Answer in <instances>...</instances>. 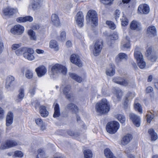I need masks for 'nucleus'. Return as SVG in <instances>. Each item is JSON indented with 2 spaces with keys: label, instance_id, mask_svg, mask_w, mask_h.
I'll use <instances>...</instances> for the list:
<instances>
[{
  "label": "nucleus",
  "instance_id": "nucleus-1",
  "mask_svg": "<svg viewBox=\"0 0 158 158\" xmlns=\"http://www.w3.org/2000/svg\"><path fill=\"white\" fill-rule=\"evenodd\" d=\"M110 106L109 102L105 98L102 99L96 104V111L100 114H107L110 111Z\"/></svg>",
  "mask_w": 158,
  "mask_h": 158
},
{
  "label": "nucleus",
  "instance_id": "nucleus-2",
  "mask_svg": "<svg viewBox=\"0 0 158 158\" xmlns=\"http://www.w3.org/2000/svg\"><path fill=\"white\" fill-rule=\"evenodd\" d=\"M34 53V50L31 48L23 47L19 49L16 52V55L18 56L21 55L23 54V57L29 60H33L35 57L33 54Z\"/></svg>",
  "mask_w": 158,
  "mask_h": 158
},
{
  "label": "nucleus",
  "instance_id": "nucleus-3",
  "mask_svg": "<svg viewBox=\"0 0 158 158\" xmlns=\"http://www.w3.org/2000/svg\"><path fill=\"white\" fill-rule=\"evenodd\" d=\"M67 69L64 66L58 64H56L51 67L50 76L54 77V76L58 73H61L65 75L67 72Z\"/></svg>",
  "mask_w": 158,
  "mask_h": 158
},
{
  "label": "nucleus",
  "instance_id": "nucleus-4",
  "mask_svg": "<svg viewBox=\"0 0 158 158\" xmlns=\"http://www.w3.org/2000/svg\"><path fill=\"white\" fill-rule=\"evenodd\" d=\"M119 127V123L116 121H113L108 123L106 126V130L109 133L114 134L117 132Z\"/></svg>",
  "mask_w": 158,
  "mask_h": 158
},
{
  "label": "nucleus",
  "instance_id": "nucleus-5",
  "mask_svg": "<svg viewBox=\"0 0 158 158\" xmlns=\"http://www.w3.org/2000/svg\"><path fill=\"white\" fill-rule=\"evenodd\" d=\"M86 19L89 23L93 24L94 26L97 25L98 20L96 11L93 10H89L86 16Z\"/></svg>",
  "mask_w": 158,
  "mask_h": 158
},
{
  "label": "nucleus",
  "instance_id": "nucleus-6",
  "mask_svg": "<svg viewBox=\"0 0 158 158\" xmlns=\"http://www.w3.org/2000/svg\"><path fill=\"white\" fill-rule=\"evenodd\" d=\"M134 56L136 60L138 65L141 69H144L146 66L145 62L143 60V56L142 53L139 51H135Z\"/></svg>",
  "mask_w": 158,
  "mask_h": 158
},
{
  "label": "nucleus",
  "instance_id": "nucleus-7",
  "mask_svg": "<svg viewBox=\"0 0 158 158\" xmlns=\"http://www.w3.org/2000/svg\"><path fill=\"white\" fill-rule=\"evenodd\" d=\"M102 41L97 40L95 42L93 46V53L95 56H98L101 52L102 47Z\"/></svg>",
  "mask_w": 158,
  "mask_h": 158
},
{
  "label": "nucleus",
  "instance_id": "nucleus-8",
  "mask_svg": "<svg viewBox=\"0 0 158 158\" xmlns=\"http://www.w3.org/2000/svg\"><path fill=\"white\" fill-rule=\"evenodd\" d=\"M24 30L25 28L23 26L17 24L10 29V32L13 35H20L23 33Z\"/></svg>",
  "mask_w": 158,
  "mask_h": 158
},
{
  "label": "nucleus",
  "instance_id": "nucleus-9",
  "mask_svg": "<svg viewBox=\"0 0 158 158\" xmlns=\"http://www.w3.org/2000/svg\"><path fill=\"white\" fill-rule=\"evenodd\" d=\"M84 16L81 11L78 12L75 17L77 24L80 27H82L84 25Z\"/></svg>",
  "mask_w": 158,
  "mask_h": 158
},
{
  "label": "nucleus",
  "instance_id": "nucleus-10",
  "mask_svg": "<svg viewBox=\"0 0 158 158\" xmlns=\"http://www.w3.org/2000/svg\"><path fill=\"white\" fill-rule=\"evenodd\" d=\"M149 11V7L148 5L146 4H141L138 7V12L139 14H147Z\"/></svg>",
  "mask_w": 158,
  "mask_h": 158
},
{
  "label": "nucleus",
  "instance_id": "nucleus-11",
  "mask_svg": "<svg viewBox=\"0 0 158 158\" xmlns=\"http://www.w3.org/2000/svg\"><path fill=\"white\" fill-rule=\"evenodd\" d=\"M71 62L79 67H81L82 64L80 59L79 56L76 54H73L70 58Z\"/></svg>",
  "mask_w": 158,
  "mask_h": 158
},
{
  "label": "nucleus",
  "instance_id": "nucleus-12",
  "mask_svg": "<svg viewBox=\"0 0 158 158\" xmlns=\"http://www.w3.org/2000/svg\"><path fill=\"white\" fill-rule=\"evenodd\" d=\"M18 145V143L14 140H8L5 143L2 144L0 149L4 150L5 149L13 147Z\"/></svg>",
  "mask_w": 158,
  "mask_h": 158
},
{
  "label": "nucleus",
  "instance_id": "nucleus-13",
  "mask_svg": "<svg viewBox=\"0 0 158 158\" xmlns=\"http://www.w3.org/2000/svg\"><path fill=\"white\" fill-rule=\"evenodd\" d=\"M71 89L70 85H62L60 87V89L63 90L64 94L67 98H70L72 96L70 93Z\"/></svg>",
  "mask_w": 158,
  "mask_h": 158
},
{
  "label": "nucleus",
  "instance_id": "nucleus-14",
  "mask_svg": "<svg viewBox=\"0 0 158 158\" xmlns=\"http://www.w3.org/2000/svg\"><path fill=\"white\" fill-rule=\"evenodd\" d=\"M129 117L130 119L136 127H138L140 126V119L139 116L133 113H131L129 114Z\"/></svg>",
  "mask_w": 158,
  "mask_h": 158
},
{
  "label": "nucleus",
  "instance_id": "nucleus-15",
  "mask_svg": "<svg viewBox=\"0 0 158 158\" xmlns=\"http://www.w3.org/2000/svg\"><path fill=\"white\" fill-rule=\"evenodd\" d=\"M113 93L114 96L113 98V100L116 103L121 99L123 96V93L120 89H115Z\"/></svg>",
  "mask_w": 158,
  "mask_h": 158
},
{
  "label": "nucleus",
  "instance_id": "nucleus-16",
  "mask_svg": "<svg viewBox=\"0 0 158 158\" xmlns=\"http://www.w3.org/2000/svg\"><path fill=\"white\" fill-rule=\"evenodd\" d=\"M47 69L44 66H40L36 68L35 71L38 77H41L44 76L47 72Z\"/></svg>",
  "mask_w": 158,
  "mask_h": 158
},
{
  "label": "nucleus",
  "instance_id": "nucleus-17",
  "mask_svg": "<svg viewBox=\"0 0 158 158\" xmlns=\"http://www.w3.org/2000/svg\"><path fill=\"white\" fill-rule=\"evenodd\" d=\"M17 9H14L8 7L3 10V12L6 15H12L18 12Z\"/></svg>",
  "mask_w": 158,
  "mask_h": 158
},
{
  "label": "nucleus",
  "instance_id": "nucleus-18",
  "mask_svg": "<svg viewBox=\"0 0 158 158\" xmlns=\"http://www.w3.org/2000/svg\"><path fill=\"white\" fill-rule=\"evenodd\" d=\"M114 82L121 85L126 86L128 84V81L126 79H124L120 77H114L113 79Z\"/></svg>",
  "mask_w": 158,
  "mask_h": 158
},
{
  "label": "nucleus",
  "instance_id": "nucleus-19",
  "mask_svg": "<svg viewBox=\"0 0 158 158\" xmlns=\"http://www.w3.org/2000/svg\"><path fill=\"white\" fill-rule=\"evenodd\" d=\"M130 27L132 30L139 31L141 29V26L140 24L137 21L133 20L130 24Z\"/></svg>",
  "mask_w": 158,
  "mask_h": 158
},
{
  "label": "nucleus",
  "instance_id": "nucleus-20",
  "mask_svg": "<svg viewBox=\"0 0 158 158\" xmlns=\"http://www.w3.org/2000/svg\"><path fill=\"white\" fill-rule=\"evenodd\" d=\"M13 114L11 112L8 113L6 117V126L10 125L13 123Z\"/></svg>",
  "mask_w": 158,
  "mask_h": 158
},
{
  "label": "nucleus",
  "instance_id": "nucleus-21",
  "mask_svg": "<svg viewBox=\"0 0 158 158\" xmlns=\"http://www.w3.org/2000/svg\"><path fill=\"white\" fill-rule=\"evenodd\" d=\"M51 21L52 23L56 26H58L60 23L59 18L56 14H52L51 16Z\"/></svg>",
  "mask_w": 158,
  "mask_h": 158
},
{
  "label": "nucleus",
  "instance_id": "nucleus-22",
  "mask_svg": "<svg viewBox=\"0 0 158 158\" xmlns=\"http://www.w3.org/2000/svg\"><path fill=\"white\" fill-rule=\"evenodd\" d=\"M132 135L129 134L126 135L123 138L121 141V144L123 145L127 144L132 139Z\"/></svg>",
  "mask_w": 158,
  "mask_h": 158
},
{
  "label": "nucleus",
  "instance_id": "nucleus-23",
  "mask_svg": "<svg viewBox=\"0 0 158 158\" xmlns=\"http://www.w3.org/2000/svg\"><path fill=\"white\" fill-rule=\"evenodd\" d=\"M49 47L51 48L54 49V51H57L59 50V45L56 41L52 40L49 42Z\"/></svg>",
  "mask_w": 158,
  "mask_h": 158
},
{
  "label": "nucleus",
  "instance_id": "nucleus-24",
  "mask_svg": "<svg viewBox=\"0 0 158 158\" xmlns=\"http://www.w3.org/2000/svg\"><path fill=\"white\" fill-rule=\"evenodd\" d=\"M40 0H33L30 6L33 10L39 9L41 6Z\"/></svg>",
  "mask_w": 158,
  "mask_h": 158
},
{
  "label": "nucleus",
  "instance_id": "nucleus-25",
  "mask_svg": "<svg viewBox=\"0 0 158 158\" xmlns=\"http://www.w3.org/2000/svg\"><path fill=\"white\" fill-rule=\"evenodd\" d=\"M54 112L53 115L54 118H57L60 115V110L59 105L55 102L54 103Z\"/></svg>",
  "mask_w": 158,
  "mask_h": 158
},
{
  "label": "nucleus",
  "instance_id": "nucleus-26",
  "mask_svg": "<svg viewBox=\"0 0 158 158\" xmlns=\"http://www.w3.org/2000/svg\"><path fill=\"white\" fill-rule=\"evenodd\" d=\"M15 80L14 77L12 76H9L6 79V87L9 89L11 86V83Z\"/></svg>",
  "mask_w": 158,
  "mask_h": 158
},
{
  "label": "nucleus",
  "instance_id": "nucleus-27",
  "mask_svg": "<svg viewBox=\"0 0 158 158\" xmlns=\"http://www.w3.org/2000/svg\"><path fill=\"white\" fill-rule=\"evenodd\" d=\"M40 112L41 116L44 117H47L48 115V112L47 110L46 107L43 106H40Z\"/></svg>",
  "mask_w": 158,
  "mask_h": 158
},
{
  "label": "nucleus",
  "instance_id": "nucleus-28",
  "mask_svg": "<svg viewBox=\"0 0 158 158\" xmlns=\"http://www.w3.org/2000/svg\"><path fill=\"white\" fill-rule=\"evenodd\" d=\"M147 33L149 35H152L153 36H154L156 34V30L155 27L154 26H149L148 28Z\"/></svg>",
  "mask_w": 158,
  "mask_h": 158
},
{
  "label": "nucleus",
  "instance_id": "nucleus-29",
  "mask_svg": "<svg viewBox=\"0 0 158 158\" xmlns=\"http://www.w3.org/2000/svg\"><path fill=\"white\" fill-rule=\"evenodd\" d=\"M122 45L124 48H130V45L129 37L126 36L123 39L122 43Z\"/></svg>",
  "mask_w": 158,
  "mask_h": 158
},
{
  "label": "nucleus",
  "instance_id": "nucleus-30",
  "mask_svg": "<svg viewBox=\"0 0 158 158\" xmlns=\"http://www.w3.org/2000/svg\"><path fill=\"white\" fill-rule=\"evenodd\" d=\"M24 89L23 88H20L19 90V94L16 99L17 102L21 101L23 98L24 96Z\"/></svg>",
  "mask_w": 158,
  "mask_h": 158
},
{
  "label": "nucleus",
  "instance_id": "nucleus-31",
  "mask_svg": "<svg viewBox=\"0 0 158 158\" xmlns=\"http://www.w3.org/2000/svg\"><path fill=\"white\" fill-rule=\"evenodd\" d=\"M69 77L72 79L76 81L77 82L80 83L82 81V78L75 73H69Z\"/></svg>",
  "mask_w": 158,
  "mask_h": 158
},
{
  "label": "nucleus",
  "instance_id": "nucleus-32",
  "mask_svg": "<svg viewBox=\"0 0 158 158\" xmlns=\"http://www.w3.org/2000/svg\"><path fill=\"white\" fill-rule=\"evenodd\" d=\"M115 73V66L114 65H111L110 67L107 69L106 71V74L110 76H113Z\"/></svg>",
  "mask_w": 158,
  "mask_h": 158
},
{
  "label": "nucleus",
  "instance_id": "nucleus-33",
  "mask_svg": "<svg viewBox=\"0 0 158 158\" xmlns=\"http://www.w3.org/2000/svg\"><path fill=\"white\" fill-rule=\"evenodd\" d=\"M105 155L106 158H116L109 148H106L104 151Z\"/></svg>",
  "mask_w": 158,
  "mask_h": 158
},
{
  "label": "nucleus",
  "instance_id": "nucleus-34",
  "mask_svg": "<svg viewBox=\"0 0 158 158\" xmlns=\"http://www.w3.org/2000/svg\"><path fill=\"white\" fill-rule=\"evenodd\" d=\"M67 109L71 110L73 112L76 113L78 111L77 107L73 103H70L68 104L67 106Z\"/></svg>",
  "mask_w": 158,
  "mask_h": 158
},
{
  "label": "nucleus",
  "instance_id": "nucleus-35",
  "mask_svg": "<svg viewBox=\"0 0 158 158\" xmlns=\"http://www.w3.org/2000/svg\"><path fill=\"white\" fill-rule=\"evenodd\" d=\"M27 33L31 40H36L37 37L35 35V32L32 30L30 29L28 31Z\"/></svg>",
  "mask_w": 158,
  "mask_h": 158
},
{
  "label": "nucleus",
  "instance_id": "nucleus-36",
  "mask_svg": "<svg viewBox=\"0 0 158 158\" xmlns=\"http://www.w3.org/2000/svg\"><path fill=\"white\" fill-rule=\"evenodd\" d=\"M148 133L151 136L152 140H155L158 138L157 134L154 131L153 129H149L148 131Z\"/></svg>",
  "mask_w": 158,
  "mask_h": 158
},
{
  "label": "nucleus",
  "instance_id": "nucleus-37",
  "mask_svg": "<svg viewBox=\"0 0 158 158\" xmlns=\"http://www.w3.org/2000/svg\"><path fill=\"white\" fill-rule=\"evenodd\" d=\"M35 122L36 124L40 127L42 130L45 129V127L44 125L43 122L42 120L40 118H37L35 119Z\"/></svg>",
  "mask_w": 158,
  "mask_h": 158
},
{
  "label": "nucleus",
  "instance_id": "nucleus-38",
  "mask_svg": "<svg viewBox=\"0 0 158 158\" xmlns=\"http://www.w3.org/2000/svg\"><path fill=\"white\" fill-rule=\"evenodd\" d=\"M25 77L28 79H31L33 77V73L32 70L28 69L25 72Z\"/></svg>",
  "mask_w": 158,
  "mask_h": 158
},
{
  "label": "nucleus",
  "instance_id": "nucleus-39",
  "mask_svg": "<svg viewBox=\"0 0 158 158\" xmlns=\"http://www.w3.org/2000/svg\"><path fill=\"white\" fill-rule=\"evenodd\" d=\"M85 158H92V153L89 150H85L84 152Z\"/></svg>",
  "mask_w": 158,
  "mask_h": 158
},
{
  "label": "nucleus",
  "instance_id": "nucleus-40",
  "mask_svg": "<svg viewBox=\"0 0 158 158\" xmlns=\"http://www.w3.org/2000/svg\"><path fill=\"white\" fill-rule=\"evenodd\" d=\"M38 154L36 158H45V153L43 150L39 149L38 150Z\"/></svg>",
  "mask_w": 158,
  "mask_h": 158
},
{
  "label": "nucleus",
  "instance_id": "nucleus-41",
  "mask_svg": "<svg viewBox=\"0 0 158 158\" xmlns=\"http://www.w3.org/2000/svg\"><path fill=\"white\" fill-rule=\"evenodd\" d=\"M115 117L121 123H124L125 121V118L122 114H117Z\"/></svg>",
  "mask_w": 158,
  "mask_h": 158
},
{
  "label": "nucleus",
  "instance_id": "nucleus-42",
  "mask_svg": "<svg viewBox=\"0 0 158 158\" xmlns=\"http://www.w3.org/2000/svg\"><path fill=\"white\" fill-rule=\"evenodd\" d=\"M121 20L122 26H125L128 25V20L125 16L124 15H123Z\"/></svg>",
  "mask_w": 158,
  "mask_h": 158
},
{
  "label": "nucleus",
  "instance_id": "nucleus-43",
  "mask_svg": "<svg viewBox=\"0 0 158 158\" xmlns=\"http://www.w3.org/2000/svg\"><path fill=\"white\" fill-rule=\"evenodd\" d=\"M134 107L135 109L137 110L139 113H142V109L141 107V106L138 103L135 102L134 104Z\"/></svg>",
  "mask_w": 158,
  "mask_h": 158
},
{
  "label": "nucleus",
  "instance_id": "nucleus-44",
  "mask_svg": "<svg viewBox=\"0 0 158 158\" xmlns=\"http://www.w3.org/2000/svg\"><path fill=\"white\" fill-rule=\"evenodd\" d=\"M20 44H14L12 46V50H15V53L16 54V52L17 51L19 50V49L23 48V47L20 48Z\"/></svg>",
  "mask_w": 158,
  "mask_h": 158
},
{
  "label": "nucleus",
  "instance_id": "nucleus-45",
  "mask_svg": "<svg viewBox=\"0 0 158 158\" xmlns=\"http://www.w3.org/2000/svg\"><path fill=\"white\" fill-rule=\"evenodd\" d=\"M106 24L108 26L109 28L112 30H114L116 28V26L114 23L112 21H107Z\"/></svg>",
  "mask_w": 158,
  "mask_h": 158
},
{
  "label": "nucleus",
  "instance_id": "nucleus-46",
  "mask_svg": "<svg viewBox=\"0 0 158 158\" xmlns=\"http://www.w3.org/2000/svg\"><path fill=\"white\" fill-rule=\"evenodd\" d=\"M110 38L111 40H116L118 38V35L116 32H114L110 36Z\"/></svg>",
  "mask_w": 158,
  "mask_h": 158
},
{
  "label": "nucleus",
  "instance_id": "nucleus-47",
  "mask_svg": "<svg viewBox=\"0 0 158 158\" xmlns=\"http://www.w3.org/2000/svg\"><path fill=\"white\" fill-rule=\"evenodd\" d=\"M148 113L147 114V121L148 123H150L151 120L153 118L154 115L151 112H148Z\"/></svg>",
  "mask_w": 158,
  "mask_h": 158
},
{
  "label": "nucleus",
  "instance_id": "nucleus-48",
  "mask_svg": "<svg viewBox=\"0 0 158 158\" xmlns=\"http://www.w3.org/2000/svg\"><path fill=\"white\" fill-rule=\"evenodd\" d=\"M117 56L119 60L127 59V56L124 53H120Z\"/></svg>",
  "mask_w": 158,
  "mask_h": 158
},
{
  "label": "nucleus",
  "instance_id": "nucleus-49",
  "mask_svg": "<svg viewBox=\"0 0 158 158\" xmlns=\"http://www.w3.org/2000/svg\"><path fill=\"white\" fill-rule=\"evenodd\" d=\"M23 153L21 151H16L15 152L14 156L15 157L21 158L23 157Z\"/></svg>",
  "mask_w": 158,
  "mask_h": 158
},
{
  "label": "nucleus",
  "instance_id": "nucleus-50",
  "mask_svg": "<svg viewBox=\"0 0 158 158\" xmlns=\"http://www.w3.org/2000/svg\"><path fill=\"white\" fill-rule=\"evenodd\" d=\"M60 40L62 41H64L66 39V34L64 31H62L61 32L60 35Z\"/></svg>",
  "mask_w": 158,
  "mask_h": 158
},
{
  "label": "nucleus",
  "instance_id": "nucleus-51",
  "mask_svg": "<svg viewBox=\"0 0 158 158\" xmlns=\"http://www.w3.org/2000/svg\"><path fill=\"white\" fill-rule=\"evenodd\" d=\"M120 11L118 10H116L115 11L114 16L116 19L118 18L120 16Z\"/></svg>",
  "mask_w": 158,
  "mask_h": 158
},
{
  "label": "nucleus",
  "instance_id": "nucleus-52",
  "mask_svg": "<svg viewBox=\"0 0 158 158\" xmlns=\"http://www.w3.org/2000/svg\"><path fill=\"white\" fill-rule=\"evenodd\" d=\"M25 22L27 21L31 22L33 21V18L30 16H28L24 17Z\"/></svg>",
  "mask_w": 158,
  "mask_h": 158
},
{
  "label": "nucleus",
  "instance_id": "nucleus-53",
  "mask_svg": "<svg viewBox=\"0 0 158 158\" xmlns=\"http://www.w3.org/2000/svg\"><path fill=\"white\" fill-rule=\"evenodd\" d=\"M152 48L151 47H148L146 51V53L148 55V56H150V54H151V53L152 52Z\"/></svg>",
  "mask_w": 158,
  "mask_h": 158
},
{
  "label": "nucleus",
  "instance_id": "nucleus-54",
  "mask_svg": "<svg viewBox=\"0 0 158 158\" xmlns=\"http://www.w3.org/2000/svg\"><path fill=\"white\" fill-rule=\"evenodd\" d=\"M149 58L150 59L151 61H155L157 59V57L155 55H152V56H149Z\"/></svg>",
  "mask_w": 158,
  "mask_h": 158
},
{
  "label": "nucleus",
  "instance_id": "nucleus-55",
  "mask_svg": "<svg viewBox=\"0 0 158 158\" xmlns=\"http://www.w3.org/2000/svg\"><path fill=\"white\" fill-rule=\"evenodd\" d=\"M17 21L19 23L25 22L24 17H19L17 19Z\"/></svg>",
  "mask_w": 158,
  "mask_h": 158
},
{
  "label": "nucleus",
  "instance_id": "nucleus-56",
  "mask_svg": "<svg viewBox=\"0 0 158 158\" xmlns=\"http://www.w3.org/2000/svg\"><path fill=\"white\" fill-rule=\"evenodd\" d=\"M4 111L3 109L0 107V118H2L4 117Z\"/></svg>",
  "mask_w": 158,
  "mask_h": 158
},
{
  "label": "nucleus",
  "instance_id": "nucleus-57",
  "mask_svg": "<svg viewBox=\"0 0 158 158\" xmlns=\"http://www.w3.org/2000/svg\"><path fill=\"white\" fill-rule=\"evenodd\" d=\"M31 28L34 30L38 29L40 28V26L37 24H35L31 26Z\"/></svg>",
  "mask_w": 158,
  "mask_h": 158
},
{
  "label": "nucleus",
  "instance_id": "nucleus-58",
  "mask_svg": "<svg viewBox=\"0 0 158 158\" xmlns=\"http://www.w3.org/2000/svg\"><path fill=\"white\" fill-rule=\"evenodd\" d=\"M153 90V88L151 87V86H149L146 89V92L147 93H149L152 91Z\"/></svg>",
  "mask_w": 158,
  "mask_h": 158
},
{
  "label": "nucleus",
  "instance_id": "nucleus-59",
  "mask_svg": "<svg viewBox=\"0 0 158 158\" xmlns=\"http://www.w3.org/2000/svg\"><path fill=\"white\" fill-rule=\"evenodd\" d=\"M111 0H101L102 2L104 4H108L111 2Z\"/></svg>",
  "mask_w": 158,
  "mask_h": 158
},
{
  "label": "nucleus",
  "instance_id": "nucleus-60",
  "mask_svg": "<svg viewBox=\"0 0 158 158\" xmlns=\"http://www.w3.org/2000/svg\"><path fill=\"white\" fill-rule=\"evenodd\" d=\"M35 52L38 54H43L44 51L43 50L39 49H36L35 50Z\"/></svg>",
  "mask_w": 158,
  "mask_h": 158
},
{
  "label": "nucleus",
  "instance_id": "nucleus-61",
  "mask_svg": "<svg viewBox=\"0 0 158 158\" xmlns=\"http://www.w3.org/2000/svg\"><path fill=\"white\" fill-rule=\"evenodd\" d=\"M68 134L72 136H74L75 137L76 136V134L75 133H74L72 131H69L68 132Z\"/></svg>",
  "mask_w": 158,
  "mask_h": 158
},
{
  "label": "nucleus",
  "instance_id": "nucleus-62",
  "mask_svg": "<svg viewBox=\"0 0 158 158\" xmlns=\"http://www.w3.org/2000/svg\"><path fill=\"white\" fill-rule=\"evenodd\" d=\"M66 45L68 47H70L72 46V43L70 41H68L66 43Z\"/></svg>",
  "mask_w": 158,
  "mask_h": 158
},
{
  "label": "nucleus",
  "instance_id": "nucleus-63",
  "mask_svg": "<svg viewBox=\"0 0 158 158\" xmlns=\"http://www.w3.org/2000/svg\"><path fill=\"white\" fill-rule=\"evenodd\" d=\"M29 92L31 95H34L35 93V89L34 88L31 89L29 90Z\"/></svg>",
  "mask_w": 158,
  "mask_h": 158
},
{
  "label": "nucleus",
  "instance_id": "nucleus-64",
  "mask_svg": "<svg viewBox=\"0 0 158 158\" xmlns=\"http://www.w3.org/2000/svg\"><path fill=\"white\" fill-rule=\"evenodd\" d=\"M130 1V0H122V3L123 4L128 3Z\"/></svg>",
  "mask_w": 158,
  "mask_h": 158
}]
</instances>
